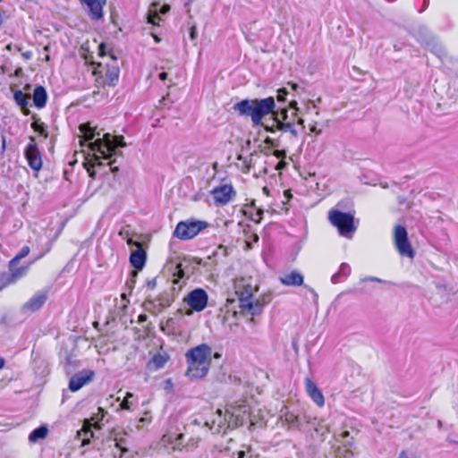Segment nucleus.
<instances>
[{
    "mask_svg": "<svg viewBox=\"0 0 458 458\" xmlns=\"http://www.w3.org/2000/svg\"><path fill=\"white\" fill-rule=\"evenodd\" d=\"M310 131L315 133L316 135L321 134V130L317 128V123H314L313 124L310 125Z\"/></svg>",
    "mask_w": 458,
    "mask_h": 458,
    "instance_id": "nucleus-45",
    "label": "nucleus"
},
{
    "mask_svg": "<svg viewBox=\"0 0 458 458\" xmlns=\"http://www.w3.org/2000/svg\"><path fill=\"white\" fill-rule=\"evenodd\" d=\"M31 127L35 131L39 133L44 138L48 137V132H47V127L45 126L44 123H32Z\"/></svg>",
    "mask_w": 458,
    "mask_h": 458,
    "instance_id": "nucleus-34",
    "label": "nucleus"
},
{
    "mask_svg": "<svg viewBox=\"0 0 458 458\" xmlns=\"http://www.w3.org/2000/svg\"><path fill=\"white\" fill-rule=\"evenodd\" d=\"M394 242L399 254L403 257L413 259L415 252L412 250L408 239L405 227L397 225L394 228Z\"/></svg>",
    "mask_w": 458,
    "mask_h": 458,
    "instance_id": "nucleus-7",
    "label": "nucleus"
},
{
    "mask_svg": "<svg viewBox=\"0 0 458 458\" xmlns=\"http://www.w3.org/2000/svg\"><path fill=\"white\" fill-rule=\"evenodd\" d=\"M80 131L83 134L85 140H92L96 136H99L100 133L96 131L95 128H92L89 123H82L79 127Z\"/></svg>",
    "mask_w": 458,
    "mask_h": 458,
    "instance_id": "nucleus-26",
    "label": "nucleus"
},
{
    "mask_svg": "<svg viewBox=\"0 0 458 458\" xmlns=\"http://www.w3.org/2000/svg\"><path fill=\"white\" fill-rule=\"evenodd\" d=\"M208 226V223L206 221L192 219L181 221L177 224L174 235L181 240H190L194 238Z\"/></svg>",
    "mask_w": 458,
    "mask_h": 458,
    "instance_id": "nucleus-5",
    "label": "nucleus"
},
{
    "mask_svg": "<svg viewBox=\"0 0 458 458\" xmlns=\"http://www.w3.org/2000/svg\"><path fill=\"white\" fill-rule=\"evenodd\" d=\"M157 20H159V17H158L157 13L150 14L148 16V22L149 23H152L154 25H158Z\"/></svg>",
    "mask_w": 458,
    "mask_h": 458,
    "instance_id": "nucleus-42",
    "label": "nucleus"
},
{
    "mask_svg": "<svg viewBox=\"0 0 458 458\" xmlns=\"http://www.w3.org/2000/svg\"><path fill=\"white\" fill-rule=\"evenodd\" d=\"M33 262H34V260L31 261L27 266H22V267H17V268L14 267L15 266H12L11 267V262H10L9 263V268H10V271H11L10 282H15L16 280H18V279L21 278L22 276H24L27 274V272H28L30 265L32 264Z\"/></svg>",
    "mask_w": 458,
    "mask_h": 458,
    "instance_id": "nucleus-25",
    "label": "nucleus"
},
{
    "mask_svg": "<svg viewBox=\"0 0 458 458\" xmlns=\"http://www.w3.org/2000/svg\"><path fill=\"white\" fill-rule=\"evenodd\" d=\"M47 428L45 426L38 427L35 428L29 436V440L30 442H37L38 439H43L47 435Z\"/></svg>",
    "mask_w": 458,
    "mask_h": 458,
    "instance_id": "nucleus-27",
    "label": "nucleus"
},
{
    "mask_svg": "<svg viewBox=\"0 0 458 458\" xmlns=\"http://www.w3.org/2000/svg\"><path fill=\"white\" fill-rule=\"evenodd\" d=\"M437 425H438V427H439V428H441V427H442V421H441V420H438V421H437Z\"/></svg>",
    "mask_w": 458,
    "mask_h": 458,
    "instance_id": "nucleus-64",
    "label": "nucleus"
},
{
    "mask_svg": "<svg viewBox=\"0 0 458 458\" xmlns=\"http://www.w3.org/2000/svg\"><path fill=\"white\" fill-rule=\"evenodd\" d=\"M287 165V163L284 160V159H281L278 164L276 165V169L277 170H281V169H284Z\"/></svg>",
    "mask_w": 458,
    "mask_h": 458,
    "instance_id": "nucleus-48",
    "label": "nucleus"
},
{
    "mask_svg": "<svg viewBox=\"0 0 458 458\" xmlns=\"http://www.w3.org/2000/svg\"><path fill=\"white\" fill-rule=\"evenodd\" d=\"M143 307L145 310L151 312L153 314H157L161 311L159 307L157 305L156 301H154L153 299H147L143 302Z\"/></svg>",
    "mask_w": 458,
    "mask_h": 458,
    "instance_id": "nucleus-31",
    "label": "nucleus"
},
{
    "mask_svg": "<svg viewBox=\"0 0 458 458\" xmlns=\"http://www.w3.org/2000/svg\"><path fill=\"white\" fill-rule=\"evenodd\" d=\"M133 397V394L130 392L126 393V396L124 397V399L123 400V402L121 403V408L123 410H131V403L129 401L130 398H132Z\"/></svg>",
    "mask_w": 458,
    "mask_h": 458,
    "instance_id": "nucleus-38",
    "label": "nucleus"
},
{
    "mask_svg": "<svg viewBox=\"0 0 458 458\" xmlns=\"http://www.w3.org/2000/svg\"><path fill=\"white\" fill-rule=\"evenodd\" d=\"M351 271L352 268L349 264L342 263L338 271L332 276L331 282L335 284L342 282L350 276Z\"/></svg>",
    "mask_w": 458,
    "mask_h": 458,
    "instance_id": "nucleus-22",
    "label": "nucleus"
},
{
    "mask_svg": "<svg viewBox=\"0 0 458 458\" xmlns=\"http://www.w3.org/2000/svg\"><path fill=\"white\" fill-rule=\"evenodd\" d=\"M158 78L161 80V81H165L166 80L167 78V73L163 72H160L159 75H158Z\"/></svg>",
    "mask_w": 458,
    "mask_h": 458,
    "instance_id": "nucleus-52",
    "label": "nucleus"
},
{
    "mask_svg": "<svg viewBox=\"0 0 458 458\" xmlns=\"http://www.w3.org/2000/svg\"><path fill=\"white\" fill-rule=\"evenodd\" d=\"M275 99L272 97L262 99H243L233 105V109L240 116L250 117L253 125L262 124V119L274 113Z\"/></svg>",
    "mask_w": 458,
    "mask_h": 458,
    "instance_id": "nucleus-2",
    "label": "nucleus"
},
{
    "mask_svg": "<svg viewBox=\"0 0 458 458\" xmlns=\"http://www.w3.org/2000/svg\"><path fill=\"white\" fill-rule=\"evenodd\" d=\"M257 290V285H253L251 282L244 278H241L235 283V293L239 296V303L242 300H251Z\"/></svg>",
    "mask_w": 458,
    "mask_h": 458,
    "instance_id": "nucleus-12",
    "label": "nucleus"
},
{
    "mask_svg": "<svg viewBox=\"0 0 458 458\" xmlns=\"http://www.w3.org/2000/svg\"><path fill=\"white\" fill-rule=\"evenodd\" d=\"M428 47H430V50L435 54L437 55L438 57H442L444 55H445V49L443 48V47L439 44H437V43H433L432 46L428 43Z\"/></svg>",
    "mask_w": 458,
    "mask_h": 458,
    "instance_id": "nucleus-35",
    "label": "nucleus"
},
{
    "mask_svg": "<svg viewBox=\"0 0 458 458\" xmlns=\"http://www.w3.org/2000/svg\"><path fill=\"white\" fill-rule=\"evenodd\" d=\"M47 301V293L45 292H37L23 306L25 310L36 311L39 310Z\"/></svg>",
    "mask_w": 458,
    "mask_h": 458,
    "instance_id": "nucleus-18",
    "label": "nucleus"
},
{
    "mask_svg": "<svg viewBox=\"0 0 458 458\" xmlns=\"http://www.w3.org/2000/svg\"><path fill=\"white\" fill-rule=\"evenodd\" d=\"M153 300L156 301L157 305L159 307L161 310L164 308L170 306L172 303V298L167 293H160L157 297L154 298Z\"/></svg>",
    "mask_w": 458,
    "mask_h": 458,
    "instance_id": "nucleus-29",
    "label": "nucleus"
},
{
    "mask_svg": "<svg viewBox=\"0 0 458 458\" xmlns=\"http://www.w3.org/2000/svg\"><path fill=\"white\" fill-rule=\"evenodd\" d=\"M226 410L229 416L228 425L232 427V428L242 426L248 421L250 422V425L255 424L250 417V409L246 403L230 405Z\"/></svg>",
    "mask_w": 458,
    "mask_h": 458,
    "instance_id": "nucleus-6",
    "label": "nucleus"
},
{
    "mask_svg": "<svg viewBox=\"0 0 458 458\" xmlns=\"http://www.w3.org/2000/svg\"><path fill=\"white\" fill-rule=\"evenodd\" d=\"M288 95V91L286 89L283 88L278 89L277 91V100L279 102H284L285 100V97Z\"/></svg>",
    "mask_w": 458,
    "mask_h": 458,
    "instance_id": "nucleus-40",
    "label": "nucleus"
},
{
    "mask_svg": "<svg viewBox=\"0 0 458 458\" xmlns=\"http://www.w3.org/2000/svg\"><path fill=\"white\" fill-rule=\"evenodd\" d=\"M275 116V124H277L278 122H280V120L282 121H284V122H288L287 119H288V110L286 108H282L279 111H276L274 113H272Z\"/></svg>",
    "mask_w": 458,
    "mask_h": 458,
    "instance_id": "nucleus-33",
    "label": "nucleus"
},
{
    "mask_svg": "<svg viewBox=\"0 0 458 458\" xmlns=\"http://www.w3.org/2000/svg\"><path fill=\"white\" fill-rule=\"evenodd\" d=\"M127 243H128L129 245H137V246H139V243H138V242H134L132 239H129V240L127 241Z\"/></svg>",
    "mask_w": 458,
    "mask_h": 458,
    "instance_id": "nucleus-56",
    "label": "nucleus"
},
{
    "mask_svg": "<svg viewBox=\"0 0 458 458\" xmlns=\"http://www.w3.org/2000/svg\"><path fill=\"white\" fill-rule=\"evenodd\" d=\"M13 98L16 104L22 109L27 110L28 106V97L21 91L16 90L13 94ZM24 114H27L28 112L24 111Z\"/></svg>",
    "mask_w": 458,
    "mask_h": 458,
    "instance_id": "nucleus-28",
    "label": "nucleus"
},
{
    "mask_svg": "<svg viewBox=\"0 0 458 458\" xmlns=\"http://www.w3.org/2000/svg\"><path fill=\"white\" fill-rule=\"evenodd\" d=\"M211 352V348L206 344L191 348L186 352L185 357L188 363L186 375L188 377L200 379L208 374Z\"/></svg>",
    "mask_w": 458,
    "mask_h": 458,
    "instance_id": "nucleus-3",
    "label": "nucleus"
},
{
    "mask_svg": "<svg viewBox=\"0 0 458 458\" xmlns=\"http://www.w3.org/2000/svg\"><path fill=\"white\" fill-rule=\"evenodd\" d=\"M349 436V431H344L342 433V437H348Z\"/></svg>",
    "mask_w": 458,
    "mask_h": 458,
    "instance_id": "nucleus-61",
    "label": "nucleus"
},
{
    "mask_svg": "<svg viewBox=\"0 0 458 458\" xmlns=\"http://www.w3.org/2000/svg\"><path fill=\"white\" fill-rule=\"evenodd\" d=\"M1 141L0 152L4 154L6 149V138L4 134L1 135Z\"/></svg>",
    "mask_w": 458,
    "mask_h": 458,
    "instance_id": "nucleus-43",
    "label": "nucleus"
},
{
    "mask_svg": "<svg viewBox=\"0 0 458 458\" xmlns=\"http://www.w3.org/2000/svg\"><path fill=\"white\" fill-rule=\"evenodd\" d=\"M306 392L310 399L318 406L323 407L325 404V398L322 392L318 389V386L310 379H305Z\"/></svg>",
    "mask_w": 458,
    "mask_h": 458,
    "instance_id": "nucleus-14",
    "label": "nucleus"
},
{
    "mask_svg": "<svg viewBox=\"0 0 458 458\" xmlns=\"http://www.w3.org/2000/svg\"><path fill=\"white\" fill-rule=\"evenodd\" d=\"M245 454H246L245 451H239L237 453V458H244Z\"/></svg>",
    "mask_w": 458,
    "mask_h": 458,
    "instance_id": "nucleus-55",
    "label": "nucleus"
},
{
    "mask_svg": "<svg viewBox=\"0 0 458 458\" xmlns=\"http://www.w3.org/2000/svg\"><path fill=\"white\" fill-rule=\"evenodd\" d=\"M109 165H112V162L108 163ZM111 171L113 173H115L118 171V167L117 166H111Z\"/></svg>",
    "mask_w": 458,
    "mask_h": 458,
    "instance_id": "nucleus-57",
    "label": "nucleus"
},
{
    "mask_svg": "<svg viewBox=\"0 0 458 458\" xmlns=\"http://www.w3.org/2000/svg\"><path fill=\"white\" fill-rule=\"evenodd\" d=\"M330 223L338 229L339 234L346 238H352L356 231L354 216L350 213H344L337 209H332L328 213Z\"/></svg>",
    "mask_w": 458,
    "mask_h": 458,
    "instance_id": "nucleus-4",
    "label": "nucleus"
},
{
    "mask_svg": "<svg viewBox=\"0 0 458 458\" xmlns=\"http://www.w3.org/2000/svg\"><path fill=\"white\" fill-rule=\"evenodd\" d=\"M30 142L26 146L24 149V156L30 167L38 172L42 167V157L40 151L35 143V139L30 137Z\"/></svg>",
    "mask_w": 458,
    "mask_h": 458,
    "instance_id": "nucleus-9",
    "label": "nucleus"
},
{
    "mask_svg": "<svg viewBox=\"0 0 458 458\" xmlns=\"http://www.w3.org/2000/svg\"><path fill=\"white\" fill-rule=\"evenodd\" d=\"M208 300V293L202 288H197L190 292L185 299L187 304L197 312L205 310Z\"/></svg>",
    "mask_w": 458,
    "mask_h": 458,
    "instance_id": "nucleus-10",
    "label": "nucleus"
},
{
    "mask_svg": "<svg viewBox=\"0 0 458 458\" xmlns=\"http://www.w3.org/2000/svg\"><path fill=\"white\" fill-rule=\"evenodd\" d=\"M265 143L270 146L271 148H279L281 146L279 139H274L267 137L265 140Z\"/></svg>",
    "mask_w": 458,
    "mask_h": 458,
    "instance_id": "nucleus-39",
    "label": "nucleus"
},
{
    "mask_svg": "<svg viewBox=\"0 0 458 458\" xmlns=\"http://www.w3.org/2000/svg\"><path fill=\"white\" fill-rule=\"evenodd\" d=\"M162 440L165 444L170 445L174 450H182L184 445V434L168 431Z\"/></svg>",
    "mask_w": 458,
    "mask_h": 458,
    "instance_id": "nucleus-16",
    "label": "nucleus"
},
{
    "mask_svg": "<svg viewBox=\"0 0 458 458\" xmlns=\"http://www.w3.org/2000/svg\"><path fill=\"white\" fill-rule=\"evenodd\" d=\"M168 357L165 354H155L148 364L149 369H162L167 362Z\"/></svg>",
    "mask_w": 458,
    "mask_h": 458,
    "instance_id": "nucleus-24",
    "label": "nucleus"
},
{
    "mask_svg": "<svg viewBox=\"0 0 458 458\" xmlns=\"http://www.w3.org/2000/svg\"><path fill=\"white\" fill-rule=\"evenodd\" d=\"M125 142L123 137H112L110 133H104L103 138H97L94 141L90 142L89 148L91 150L97 152L94 154L91 160L84 163V167L91 178H95L96 173L93 167L96 165H102L100 159H109L115 154L116 148L124 147Z\"/></svg>",
    "mask_w": 458,
    "mask_h": 458,
    "instance_id": "nucleus-1",
    "label": "nucleus"
},
{
    "mask_svg": "<svg viewBox=\"0 0 458 458\" xmlns=\"http://www.w3.org/2000/svg\"><path fill=\"white\" fill-rule=\"evenodd\" d=\"M147 318H148V317L145 314H140L139 316V322H144L147 320Z\"/></svg>",
    "mask_w": 458,
    "mask_h": 458,
    "instance_id": "nucleus-53",
    "label": "nucleus"
},
{
    "mask_svg": "<svg viewBox=\"0 0 458 458\" xmlns=\"http://www.w3.org/2000/svg\"><path fill=\"white\" fill-rule=\"evenodd\" d=\"M284 421L287 423L289 428H299L301 425L300 420H299V416L296 415L293 411H286L284 414Z\"/></svg>",
    "mask_w": 458,
    "mask_h": 458,
    "instance_id": "nucleus-30",
    "label": "nucleus"
},
{
    "mask_svg": "<svg viewBox=\"0 0 458 458\" xmlns=\"http://www.w3.org/2000/svg\"><path fill=\"white\" fill-rule=\"evenodd\" d=\"M5 364V360L0 357V369L4 368Z\"/></svg>",
    "mask_w": 458,
    "mask_h": 458,
    "instance_id": "nucleus-58",
    "label": "nucleus"
},
{
    "mask_svg": "<svg viewBox=\"0 0 458 458\" xmlns=\"http://www.w3.org/2000/svg\"><path fill=\"white\" fill-rule=\"evenodd\" d=\"M157 286V279L153 278L150 280H148L147 282V287L150 290H153Z\"/></svg>",
    "mask_w": 458,
    "mask_h": 458,
    "instance_id": "nucleus-44",
    "label": "nucleus"
},
{
    "mask_svg": "<svg viewBox=\"0 0 458 458\" xmlns=\"http://www.w3.org/2000/svg\"><path fill=\"white\" fill-rule=\"evenodd\" d=\"M274 156L280 160L284 159L286 157V151L284 149H276L274 151Z\"/></svg>",
    "mask_w": 458,
    "mask_h": 458,
    "instance_id": "nucleus-41",
    "label": "nucleus"
},
{
    "mask_svg": "<svg viewBox=\"0 0 458 458\" xmlns=\"http://www.w3.org/2000/svg\"><path fill=\"white\" fill-rule=\"evenodd\" d=\"M146 259V251L141 247L132 251L130 256L131 265L137 270H141L145 267Z\"/></svg>",
    "mask_w": 458,
    "mask_h": 458,
    "instance_id": "nucleus-20",
    "label": "nucleus"
},
{
    "mask_svg": "<svg viewBox=\"0 0 458 458\" xmlns=\"http://www.w3.org/2000/svg\"><path fill=\"white\" fill-rule=\"evenodd\" d=\"M126 440L123 437L115 439V446L120 449V456L122 457L128 450L125 446Z\"/></svg>",
    "mask_w": 458,
    "mask_h": 458,
    "instance_id": "nucleus-36",
    "label": "nucleus"
},
{
    "mask_svg": "<svg viewBox=\"0 0 458 458\" xmlns=\"http://www.w3.org/2000/svg\"><path fill=\"white\" fill-rule=\"evenodd\" d=\"M261 215H262V211H259V212L257 213V216H258V218H254V217H253V218H252V220H254V221H255V222H257V223H258V222H259V220L261 219Z\"/></svg>",
    "mask_w": 458,
    "mask_h": 458,
    "instance_id": "nucleus-54",
    "label": "nucleus"
},
{
    "mask_svg": "<svg viewBox=\"0 0 458 458\" xmlns=\"http://www.w3.org/2000/svg\"><path fill=\"white\" fill-rule=\"evenodd\" d=\"M239 307L243 312H247L251 316H258L261 314L264 303L259 300H242V301L239 303Z\"/></svg>",
    "mask_w": 458,
    "mask_h": 458,
    "instance_id": "nucleus-17",
    "label": "nucleus"
},
{
    "mask_svg": "<svg viewBox=\"0 0 458 458\" xmlns=\"http://www.w3.org/2000/svg\"><path fill=\"white\" fill-rule=\"evenodd\" d=\"M266 130L271 133H275L277 131H282L283 133L289 132L290 137L293 140H297L298 131L296 129V124L294 122H284L280 120L277 124H274L270 127L267 126Z\"/></svg>",
    "mask_w": 458,
    "mask_h": 458,
    "instance_id": "nucleus-13",
    "label": "nucleus"
},
{
    "mask_svg": "<svg viewBox=\"0 0 458 458\" xmlns=\"http://www.w3.org/2000/svg\"><path fill=\"white\" fill-rule=\"evenodd\" d=\"M216 206H225L235 197L236 192L232 184H221L210 191Z\"/></svg>",
    "mask_w": 458,
    "mask_h": 458,
    "instance_id": "nucleus-8",
    "label": "nucleus"
},
{
    "mask_svg": "<svg viewBox=\"0 0 458 458\" xmlns=\"http://www.w3.org/2000/svg\"><path fill=\"white\" fill-rule=\"evenodd\" d=\"M108 77L110 78V80L113 81L114 80L117 81L118 80V72L116 70H114L112 72H109V75Z\"/></svg>",
    "mask_w": 458,
    "mask_h": 458,
    "instance_id": "nucleus-46",
    "label": "nucleus"
},
{
    "mask_svg": "<svg viewBox=\"0 0 458 458\" xmlns=\"http://www.w3.org/2000/svg\"><path fill=\"white\" fill-rule=\"evenodd\" d=\"M282 284L286 286H301L303 284V276L297 270H293L279 278Z\"/></svg>",
    "mask_w": 458,
    "mask_h": 458,
    "instance_id": "nucleus-19",
    "label": "nucleus"
},
{
    "mask_svg": "<svg viewBox=\"0 0 458 458\" xmlns=\"http://www.w3.org/2000/svg\"><path fill=\"white\" fill-rule=\"evenodd\" d=\"M364 280L370 281V282H378V283L383 282L380 278H377L375 276H369V277L365 278Z\"/></svg>",
    "mask_w": 458,
    "mask_h": 458,
    "instance_id": "nucleus-51",
    "label": "nucleus"
},
{
    "mask_svg": "<svg viewBox=\"0 0 458 458\" xmlns=\"http://www.w3.org/2000/svg\"><path fill=\"white\" fill-rule=\"evenodd\" d=\"M22 57L25 59V60H30L33 56V54L31 51H26V52H23L21 54Z\"/></svg>",
    "mask_w": 458,
    "mask_h": 458,
    "instance_id": "nucleus-50",
    "label": "nucleus"
},
{
    "mask_svg": "<svg viewBox=\"0 0 458 458\" xmlns=\"http://www.w3.org/2000/svg\"><path fill=\"white\" fill-rule=\"evenodd\" d=\"M199 438L191 437L187 443L183 445V449L186 451H191L198 445Z\"/></svg>",
    "mask_w": 458,
    "mask_h": 458,
    "instance_id": "nucleus-37",
    "label": "nucleus"
},
{
    "mask_svg": "<svg viewBox=\"0 0 458 458\" xmlns=\"http://www.w3.org/2000/svg\"><path fill=\"white\" fill-rule=\"evenodd\" d=\"M303 123H304L303 119L300 118L298 121V124L303 125Z\"/></svg>",
    "mask_w": 458,
    "mask_h": 458,
    "instance_id": "nucleus-62",
    "label": "nucleus"
},
{
    "mask_svg": "<svg viewBox=\"0 0 458 458\" xmlns=\"http://www.w3.org/2000/svg\"><path fill=\"white\" fill-rule=\"evenodd\" d=\"M398 458H409V457L407 456V454H406V453H405V452H402V453L399 454Z\"/></svg>",
    "mask_w": 458,
    "mask_h": 458,
    "instance_id": "nucleus-59",
    "label": "nucleus"
},
{
    "mask_svg": "<svg viewBox=\"0 0 458 458\" xmlns=\"http://www.w3.org/2000/svg\"><path fill=\"white\" fill-rule=\"evenodd\" d=\"M293 90H296L298 89V85L296 83H289Z\"/></svg>",
    "mask_w": 458,
    "mask_h": 458,
    "instance_id": "nucleus-60",
    "label": "nucleus"
},
{
    "mask_svg": "<svg viewBox=\"0 0 458 458\" xmlns=\"http://www.w3.org/2000/svg\"><path fill=\"white\" fill-rule=\"evenodd\" d=\"M47 100V90L42 86H37L33 91V103L36 107L43 108L46 106Z\"/></svg>",
    "mask_w": 458,
    "mask_h": 458,
    "instance_id": "nucleus-21",
    "label": "nucleus"
},
{
    "mask_svg": "<svg viewBox=\"0 0 458 458\" xmlns=\"http://www.w3.org/2000/svg\"><path fill=\"white\" fill-rule=\"evenodd\" d=\"M93 376V372L83 371L75 374L69 382V389L72 392L80 390L85 384L89 383Z\"/></svg>",
    "mask_w": 458,
    "mask_h": 458,
    "instance_id": "nucleus-15",
    "label": "nucleus"
},
{
    "mask_svg": "<svg viewBox=\"0 0 458 458\" xmlns=\"http://www.w3.org/2000/svg\"><path fill=\"white\" fill-rule=\"evenodd\" d=\"M89 17L93 21L103 18V8L106 0H80Z\"/></svg>",
    "mask_w": 458,
    "mask_h": 458,
    "instance_id": "nucleus-11",
    "label": "nucleus"
},
{
    "mask_svg": "<svg viewBox=\"0 0 458 458\" xmlns=\"http://www.w3.org/2000/svg\"><path fill=\"white\" fill-rule=\"evenodd\" d=\"M170 10V6L168 4H164L160 7L159 9V13L161 14H165L166 13H168Z\"/></svg>",
    "mask_w": 458,
    "mask_h": 458,
    "instance_id": "nucleus-49",
    "label": "nucleus"
},
{
    "mask_svg": "<svg viewBox=\"0 0 458 458\" xmlns=\"http://www.w3.org/2000/svg\"><path fill=\"white\" fill-rule=\"evenodd\" d=\"M250 458H260L259 455L253 456L251 454H250Z\"/></svg>",
    "mask_w": 458,
    "mask_h": 458,
    "instance_id": "nucleus-63",
    "label": "nucleus"
},
{
    "mask_svg": "<svg viewBox=\"0 0 458 458\" xmlns=\"http://www.w3.org/2000/svg\"><path fill=\"white\" fill-rule=\"evenodd\" d=\"M30 253V247L29 246H23L20 251L14 256V258L11 260V267L16 266L19 261L28 256Z\"/></svg>",
    "mask_w": 458,
    "mask_h": 458,
    "instance_id": "nucleus-32",
    "label": "nucleus"
},
{
    "mask_svg": "<svg viewBox=\"0 0 458 458\" xmlns=\"http://www.w3.org/2000/svg\"><path fill=\"white\" fill-rule=\"evenodd\" d=\"M229 416L227 414V410L225 411V414L223 413L222 410L217 409L216 411V418H215L212 420V423L214 425H217L216 432L219 433L221 428H230L228 425Z\"/></svg>",
    "mask_w": 458,
    "mask_h": 458,
    "instance_id": "nucleus-23",
    "label": "nucleus"
},
{
    "mask_svg": "<svg viewBox=\"0 0 458 458\" xmlns=\"http://www.w3.org/2000/svg\"><path fill=\"white\" fill-rule=\"evenodd\" d=\"M290 107L294 109L293 115L296 116L297 115V112L299 111V108L297 106V102L295 100L291 101L290 102Z\"/></svg>",
    "mask_w": 458,
    "mask_h": 458,
    "instance_id": "nucleus-47",
    "label": "nucleus"
}]
</instances>
